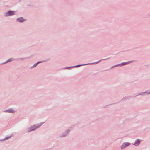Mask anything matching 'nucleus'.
<instances>
[{
    "label": "nucleus",
    "instance_id": "nucleus-3",
    "mask_svg": "<svg viewBox=\"0 0 150 150\" xmlns=\"http://www.w3.org/2000/svg\"><path fill=\"white\" fill-rule=\"evenodd\" d=\"M38 127V126H37L36 125H34L30 128V130H29V131H30L32 130H34Z\"/></svg>",
    "mask_w": 150,
    "mask_h": 150
},
{
    "label": "nucleus",
    "instance_id": "nucleus-5",
    "mask_svg": "<svg viewBox=\"0 0 150 150\" xmlns=\"http://www.w3.org/2000/svg\"><path fill=\"white\" fill-rule=\"evenodd\" d=\"M6 112L10 113H14L15 111L12 109H9L6 110Z\"/></svg>",
    "mask_w": 150,
    "mask_h": 150
},
{
    "label": "nucleus",
    "instance_id": "nucleus-6",
    "mask_svg": "<svg viewBox=\"0 0 150 150\" xmlns=\"http://www.w3.org/2000/svg\"><path fill=\"white\" fill-rule=\"evenodd\" d=\"M140 142V141L139 139H138L137 140L136 142L134 143V145L135 146H137V145H139Z\"/></svg>",
    "mask_w": 150,
    "mask_h": 150
},
{
    "label": "nucleus",
    "instance_id": "nucleus-8",
    "mask_svg": "<svg viewBox=\"0 0 150 150\" xmlns=\"http://www.w3.org/2000/svg\"><path fill=\"white\" fill-rule=\"evenodd\" d=\"M41 62H38L37 63H36L35 64L33 65V66L32 67H35L38 63Z\"/></svg>",
    "mask_w": 150,
    "mask_h": 150
},
{
    "label": "nucleus",
    "instance_id": "nucleus-7",
    "mask_svg": "<svg viewBox=\"0 0 150 150\" xmlns=\"http://www.w3.org/2000/svg\"><path fill=\"white\" fill-rule=\"evenodd\" d=\"M131 62H125V63H123L122 64V65H125L126 64H127L128 63H130Z\"/></svg>",
    "mask_w": 150,
    "mask_h": 150
},
{
    "label": "nucleus",
    "instance_id": "nucleus-9",
    "mask_svg": "<svg viewBox=\"0 0 150 150\" xmlns=\"http://www.w3.org/2000/svg\"><path fill=\"white\" fill-rule=\"evenodd\" d=\"M11 59H9L6 62H10V61H11L12 60H11Z\"/></svg>",
    "mask_w": 150,
    "mask_h": 150
},
{
    "label": "nucleus",
    "instance_id": "nucleus-2",
    "mask_svg": "<svg viewBox=\"0 0 150 150\" xmlns=\"http://www.w3.org/2000/svg\"><path fill=\"white\" fill-rule=\"evenodd\" d=\"M15 13V12L13 11H10L8 12L6 14V16H11L13 14H14Z\"/></svg>",
    "mask_w": 150,
    "mask_h": 150
},
{
    "label": "nucleus",
    "instance_id": "nucleus-1",
    "mask_svg": "<svg viewBox=\"0 0 150 150\" xmlns=\"http://www.w3.org/2000/svg\"><path fill=\"white\" fill-rule=\"evenodd\" d=\"M130 144L128 143H123L121 146V149H122L129 146Z\"/></svg>",
    "mask_w": 150,
    "mask_h": 150
},
{
    "label": "nucleus",
    "instance_id": "nucleus-10",
    "mask_svg": "<svg viewBox=\"0 0 150 150\" xmlns=\"http://www.w3.org/2000/svg\"><path fill=\"white\" fill-rule=\"evenodd\" d=\"M80 66V65H78L76 66V67H78V66Z\"/></svg>",
    "mask_w": 150,
    "mask_h": 150
},
{
    "label": "nucleus",
    "instance_id": "nucleus-4",
    "mask_svg": "<svg viewBox=\"0 0 150 150\" xmlns=\"http://www.w3.org/2000/svg\"><path fill=\"white\" fill-rule=\"evenodd\" d=\"M25 21V20L22 17L18 18L17 19V21L20 22H23Z\"/></svg>",
    "mask_w": 150,
    "mask_h": 150
}]
</instances>
